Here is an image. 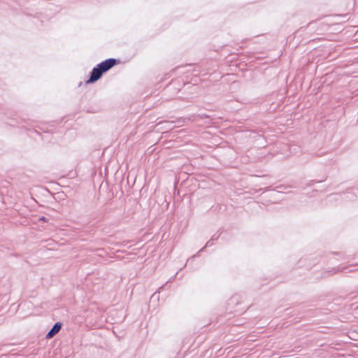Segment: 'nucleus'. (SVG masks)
Wrapping results in <instances>:
<instances>
[{"instance_id":"obj_7","label":"nucleus","mask_w":358,"mask_h":358,"mask_svg":"<svg viewBox=\"0 0 358 358\" xmlns=\"http://www.w3.org/2000/svg\"><path fill=\"white\" fill-rule=\"evenodd\" d=\"M338 271H340V270L338 269V270L335 271V273H337Z\"/></svg>"},{"instance_id":"obj_4","label":"nucleus","mask_w":358,"mask_h":358,"mask_svg":"<svg viewBox=\"0 0 358 358\" xmlns=\"http://www.w3.org/2000/svg\"><path fill=\"white\" fill-rule=\"evenodd\" d=\"M211 241H212L211 240L208 241L206 243V245H205L203 248H201V249L199 250V252H202V251H203L204 248H206V247H210V246L213 245V243H211Z\"/></svg>"},{"instance_id":"obj_5","label":"nucleus","mask_w":358,"mask_h":358,"mask_svg":"<svg viewBox=\"0 0 358 358\" xmlns=\"http://www.w3.org/2000/svg\"><path fill=\"white\" fill-rule=\"evenodd\" d=\"M218 238V236H216V235H213L211 238V241L217 240Z\"/></svg>"},{"instance_id":"obj_1","label":"nucleus","mask_w":358,"mask_h":358,"mask_svg":"<svg viewBox=\"0 0 358 358\" xmlns=\"http://www.w3.org/2000/svg\"><path fill=\"white\" fill-rule=\"evenodd\" d=\"M117 64V59L114 58H110L106 59L101 63H99L98 66L101 70V71L104 73L110 69L113 66H114Z\"/></svg>"},{"instance_id":"obj_6","label":"nucleus","mask_w":358,"mask_h":358,"mask_svg":"<svg viewBox=\"0 0 358 358\" xmlns=\"http://www.w3.org/2000/svg\"><path fill=\"white\" fill-rule=\"evenodd\" d=\"M41 220H43V221H46V219L45 217H42L41 218H40Z\"/></svg>"},{"instance_id":"obj_2","label":"nucleus","mask_w":358,"mask_h":358,"mask_svg":"<svg viewBox=\"0 0 358 358\" xmlns=\"http://www.w3.org/2000/svg\"><path fill=\"white\" fill-rule=\"evenodd\" d=\"M103 72L99 69L98 65L93 68L92 71L90 73V76L89 80L87 81V83H92L98 80L103 75Z\"/></svg>"},{"instance_id":"obj_3","label":"nucleus","mask_w":358,"mask_h":358,"mask_svg":"<svg viewBox=\"0 0 358 358\" xmlns=\"http://www.w3.org/2000/svg\"><path fill=\"white\" fill-rule=\"evenodd\" d=\"M62 323L61 322H56L53 325V327L51 328V329L48 332V334L45 336V338L47 339H50L53 338L56 334L59 333L62 328Z\"/></svg>"}]
</instances>
